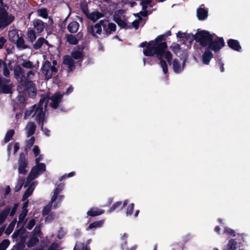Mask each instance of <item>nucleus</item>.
I'll use <instances>...</instances> for the list:
<instances>
[{
  "mask_svg": "<svg viewBox=\"0 0 250 250\" xmlns=\"http://www.w3.org/2000/svg\"><path fill=\"white\" fill-rule=\"evenodd\" d=\"M194 40L201 46L205 48V51L201 56L202 62L205 65L209 64L213 57L210 50L217 52L225 45L222 38L206 30H198L195 35Z\"/></svg>",
  "mask_w": 250,
  "mask_h": 250,
  "instance_id": "f257e3e1",
  "label": "nucleus"
},
{
  "mask_svg": "<svg viewBox=\"0 0 250 250\" xmlns=\"http://www.w3.org/2000/svg\"><path fill=\"white\" fill-rule=\"evenodd\" d=\"M163 36H160L149 42H143L140 44V47H146L143 50V53L146 56H152L156 55L157 57L160 60V65L164 74H167L168 69L167 64L165 61L162 60L163 56L170 63L172 59V54L169 51H165L167 47V43L162 41Z\"/></svg>",
  "mask_w": 250,
  "mask_h": 250,
  "instance_id": "f03ea898",
  "label": "nucleus"
},
{
  "mask_svg": "<svg viewBox=\"0 0 250 250\" xmlns=\"http://www.w3.org/2000/svg\"><path fill=\"white\" fill-rule=\"evenodd\" d=\"M44 99H41L38 105H34L25 111L24 118L26 119L30 116L35 117V120L40 124L44 121V112L46 108V104L43 106Z\"/></svg>",
  "mask_w": 250,
  "mask_h": 250,
  "instance_id": "7ed1b4c3",
  "label": "nucleus"
},
{
  "mask_svg": "<svg viewBox=\"0 0 250 250\" xmlns=\"http://www.w3.org/2000/svg\"><path fill=\"white\" fill-rule=\"evenodd\" d=\"M140 0L141 1L140 4L142 6L143 11H140L139 13L135 14V16L138 17L139 19L135 20L132 22V26L136 29L138 28L140 21L142 20L141 17H146L148 13L151 12L149 9L150 7H152V0Z\"/></svg>",
  "mask_w": 250,
  "mask_h": 250,
  "instance_id": "20e7f679",
  "label": "nucleus"
},
{
  "mask_svg": "<svg viewBox=\"0 0 250 250\" xmlns=\"http://www.w3.org/2000/svg\"><path fill=\"white\" fill-rule=\"evenodd\" d=\"M57 71V62L56 60H53L52 63L48 61H45L41 67V72L46 79H50Z\"/></svg>",
  "mask_w": 250,
  "mask_h": 250,
  "instance_id": "39448f33",
  "label": "nucleus"
},
{
  "mask_svg": "<svg viewBox=\"0 0 250 250\" xmlns=\"http://www.w3.org/2000/svg\"><path fill=\"white\" fill-rule=\"evenodd\" d=\"M63 198V195H52L50 202L42 209L43 215H47L52 209H56L60 207Z\"/></svg>",
  "mask_w": 250,
  "mask_h": 250,
  "instance_id": "423d86ee",
  "label": "nucleus"
},
{
  "mask_svg": "<svg viewBox=\"0 0 250 250\" xmlns=\"http://www.w3.org/2000/svg\"><path fill=\"white\" fill-rule=\"evenodd\" d=\"M19 93H27L30 97L34 98L36 95V88L35 83L32 81H27L24 83L19 84L17 88Z\"/></svg>",
  "mask_w": 250,
  "mask_h": 250,
  "instance_id": "0eeeda50",
  "label": "nucleus"
},
{
  "mask_svg": "<svg viewBox=\"0 0 250 250\" xmlns=\"http://www.w3.org/2000/svg\"><path fill=\"white\" fill-rule=\"evenodd\" d=\"M188 55L186 51H183L179 59H175L173 62V69L176 73L182 72L184 68L185 64L187 59Z\"/></svg>",
  "mask_w": 250,
  "mask_h": 250,
  "instance_id": "6e6552de",
  "label": "nucleus"
},
{
  "mask_svg": "<svg viewBox=\"0 0 250 250\" xmlns=\"http://www.w3.org/2000/svg\"><path fill=\"white\" fill-rule=\"evenodd\" d=\"M45 170V165L43 163L36 165L32 169L29 176H28L26 186H27L29 182L36 178L39 175Z\"/></svg>",
  "mask_w": 250,
  "mask_h": 250,
  "instance_id": "1a4fd4ad",
  "label": "nucleus"
},
{
  "mask_svg": "<svg viewBox=\"0 0 250 250\" xmlns=\"http://www.w3.org/2000/svg\"><path fill=\"white\" fill-rule=\"evenodd\" d=\"M114 20L121 28L127 29L130 27V22L127 21V19L124 15L123 11H117L114 15Z\"/></svg>",
  "mask_w": 250,
  "mask_h": 250,
  "instance_id": "9d476101",
  "label": "nucleus"
},
{
  "mask_svg": "<svg viewBox=\"0 0 250 250\" xmlns=\"http://www.w3.org/2000/svg\"><path fill=\"white\" fill-rule=\"evenodd\" d=\"M100 23L101 28L103 29V33L106 36L112 34L116 30V25L113 23L109 22L107 20H101Z\"/></svg>",
  "mask_w": 250,
  "mask_h": 250,
  "instance_id": "9b49d317",
  "label": "nucleus"
},
{
  "mask_svg": "<svg viewBox=\"0 0 250 250\" xmlns=\"http://www.w3.org/2000/svg\"><path fill=\"white\" fill-rule=\"evenodd\" d=\"M26 236L27 234L24 229L22 227L15 231L12 235L13 241L18 242V245H23L25 241Z\"/></svg>",
  "mask_w": 250,
  "mask_h": 250,
  "instance_id": "f8f14e48",
  "label": "nucleus"
},
{
  "mask_svg": "<svg viewBox=\"0 0 250 250\" xmlns=\"http://www.w3.org/2000/svg\"><path fill=\"white\" fill-rule=\"evenodd\" d=\"M62 94H61L59 92L55 93L48 100V103L52 108H57L59 104L62 101Z\"/></svg>",
  "mask_w": 250,
  "mask_h": 250,
  "instance_id": "ddd939ff",
  "label": "nucleus"
},
{
  "mask_svg": "<svg viewBox=\"0 0 250 250\" xmlns=\"http://www.w3.org/2000/svg\"><path fill=\"white\" fill-rule=\"evenodd\" d=\"M243 244L235 239H230L225 248L224 250H243Z\"/></svg>",
  "mask_w": 250,
  "mask_h": 250,
  "instance_id": "4468645a",
  "label": "nucleus"
},
{
  "mask_svg": "<svg viewBox=\"0 0 250 250\" xmlns=\"http://www.w3.org/2000/svg\"><path fill=\"white\" fill-rule=\"evenodd\" d=\"M14 17L11 14H8L5 11L0 14V26H6L10 24L14 20Z\"/></svg>",
  "mask_w": 250,
  "mask_h": 250,
  "instance_id": "2eb2a0df",
  "label": "nucleus"
},
{
  "mask_svg": "<svg viewBox=\"0 0 250 250\" xmlns=\"http://www.w3.org/2000/svg\"><path fill=\"white\" fill-rule=\"evenodd\" d=\"M15 78L19 82V84L24 83L26 82V78L24 74L23 69L19 66H17L14 68Z\"/></svg>",
  "mask_w": 250,
  "mask_h": 250,
  "instance_id": "dca6fc26",
  "label": "nucleus"
},
{
  "mask_svg": "<svg viewBox=\"0 0 250 250\" xmlns=\"http://www.w3.org/2000/svg\"><path fill=\"white\" fill-rule=\"evenodd\" d=\"M9 82L8 80L0 78V92L4 93H9L11 92V86L7 84Z\"/></svg>",
  "mask_w": 250,
  "mask_h": 250,
  "instance_id": "f3484780",
  "label": "nucleus"
},
{
  "mask_svg": "<svg viewBox=\"0 0 250 250\" xmlns=\"http://www.w3.org/2000/svg\"><path fill=\"white\" fill-rule=\"evenodd\" d=\"M63 63L67 68L68 72L75 68V63H77L70 56H65L63 57Z\"/></svg>",
  "mask_w": 250,
  "mask_h": 250,
  "instance_id": "a211bd4d",
  "label": "nucleus"
},
{
  "mask_svg": "<svg viewBox=\"0 0 250 250\" xmlns=\"http://www.w3.org/2000/svg\"><path fill=\"white\" fill-rule=\"evenodd\" d=\"M102 29L100 21L94 25H91L87 28V32L92 35L93 36L96 37L97 35H100L102 33Z\"/></svg>",
  "mask_w": 250,
  "mask_h": 250,
  "instance_id": "6ab92c4d",
  "label": "nucleus"
},
{
  "mask_svg": "<svg viewBox=\"0 0 250 250\" xmlns=\"http://www.w3.org/2000/svg\"><path fill=\"white\" fill-rule=\"evenodd\" d=\"M27 166V161L24 157L20 156V159L18 162V171L19 173L24 174L27 171L26 168Z\"/></svg>",
  "mask_w": 250,
  "mask_h": 250,
  "instance_id": "aec40b11",
  "label": "nucleus"
},
{
  "mask_svg": "<svg viewBox=\"0 0 250 250\" xmlns=\"http://www.w3.org/2000/svg\"><path fill=\"white\" fill-rule=\"evenodd\" d=\"M128 200H125L123 203L121 201H118L114 204L109 209L108 212H111L114 210H120L122 209L128 203Z\"/></svg>",
  "mask_w": 250,
  "mask_h": 250,
  "instance_id": "412c9836",
  "label": "nucleus"
},
{
  "mask_svg": "<svg viewBox=\"0 0 250 250\" xmlns=\"http://www.w3.org/2000/svg\"><path fill=\"white\" fill-rule=\"evenodd\" d=\"M176 37L179 39V41L185 42L189 39L192 40L193 38H194L195 36L193 37V35H191V38H190V35L188 34L186 32L178 31L176 33Z\"/></svg>",
  "mask_w": 250,
  "mask_h": 250,
  "instance_id": "4be33fe9",
  "label": "nucleus"
},
{
  "mask_svg": "<svg viewBox=\"0 0 250 250\" xmlns=\"http://www.w3.org/2000/svg\"><path fill=\"white\" fill-rule=\"evenodd\" d=\"M208 11L202 7H200L197 10V16L198 20L203 21L207 18Z\"/></svg>",
  "mask_w": 250,
  "mask_h": 250,
  "instance_id": "5701e85b",
  "label": "nucleus"
},
{
  "mask_svg": "<svg viewBox=\"0 0 250 250\" xmlns=\"http://www.w3.org/2000/svg\"><path fill=\"white\" fill-rule=\"evenodd\" d=\"M36 126L34 123H28L25 128V133L27 137L32 135L35 131Z\"/></svg>",
  "mask_w": 250,
  "mask_h": 250,
  "instance_id": "b1692460",
  "label": "nucleus"
},
{
  "mask_svg": "<svg viewBox=\"0 0 250 250\" xmlns=\"http://www.w3.org/2000/svg\"><path fill=\"white\" fill-rule=\"evenodd\" d=\"M104 17V14L97 11H94L87 15L88 19L93 21H96Z\"/></svg>",
  "mask_w": 250,
  "mask_h": 250,
  "instance_id": "393cba45",
  "label": "nucleus"
},
{
  "mask_svg": "<svg viewBox=\"0 0 250 250\" xmlns=\"http://www.w3.org/2000/svg\"><path fill=\"white\" fill-rule=\"evenodd\" d=\"M70 56L74 60H75L76 62H79L81 61L83 56V53L82 50H76L72 52Z\"/></svg>",
  "mask_w": 250,
  "mask_h": 250,
  "instance_id": "a878e982",
  "label": "nucleus"
},
{
  "mask_svg": "<svg viewBox=\"0 0 250 250\" xmlns=\"http://www.w3.org/2000/svg\"><path fill=\"white\" fill-rule=\"evenodd\" d=\"M34 27L38 33L42 32L44 28V25L43 21L39 20H35L33 21Z\"/></svg>",
  "mask_w": 250,
  "mask_h": 250,
  "instance_id": "bb28decb",
  "label": "nucleus"
},
{
  "mask_svg": "<svg viewBox=\"0 0 250 250\" xmlns=\"http://www.w3.org/2000/svg\"><path fill=\"white\" fill-rule=\"evenodd\" d=\"M228 44L231 48L234 50L240 51L241 49L239 42L236 40L230 39L229 41Z\"/></svg>",
  "mask_w": 250,
  "mask_h": 250,
  "instance_id": "cd10ccee",
  "label": "nucleus"
},
{
  "mask_svg": "<svg viewBox=\"0 0 250 250\" xmlns=\"http://www.w3.org/2000/svg\"><path fill=\"white\" fill-rule=\"evenodd\" d=\"M36 185V183L35 182L32 183L30 186L28 188L22 197V200H25L28 197H29L32 193L33 190H34L35 187Z\"/></svg>",
  "mask_w": 250,
  "mask_h": 250,
  "instance_id": "c85d7f7f",
  "label": "nucleus"
},
{
  "mask_svg": "<svg viewBox=\"0 0 250 250\" xmlns=\"http://www.w3.org/2000/svg\"><path fill=\"white\" fill-rule=\"evenodd\" d=\"M104 212V210L103 209L96 208H93L87 211V214L88 216H95L101 215Z\"/></svg>",
  "mask_w": 250,
  "mask_h": 250,
  "instance_id": "c756f323",
  "label": "nucleus"
},
{
  "mask_svg": "<svg viewBox=\"0 0 250 250\" xmlns=\"http://www.w3.org/2000/svg\"><path fill=\"white\" fill-rule=\"evenodd\" d=\"M104 222V220H102L93 222L89 224L88 228L86 229V230L96 229L101 228L103 226Z\"/></svg>",
  "mask_w": 250,
  "mask_h": 250,
  "instance_id": "7c9ffc66",
  "label": "nucleus"
},
{
  "mask_svg": "<svg viewBox=\"0 0 250 250\" xmlns=\"http://www.w3.org/2000/svg\"><path fill=\"white\" fill-rule=\"evenodd\" d=\"M8 37L9 40L13 42L18 41V40L20 38L18 31L16 30L10 31L8 33Z\"/></svg>",
  "mask_w": 250,
  "mask_h": 250,
  "instance_id": "2f4dec72",
  "label": "nucleus"
},
{
  "mask_svg": "<svg viewBox=\"0 0 250 250\" xmlns=\"http://www.w3.org/2000/svg\"><path fill=\"white\" fill-rule=\"evenodd\" d=\"M79 27V24L77 21H72L68 24L67 28L69 32L75 33L78 31Z\"/></svg>",
  "mask_w": 250,
  "mask_h": 250,
  "instance_id": "473e14b6",
  "label": "nucleus"
},
{
  "mask_svg": "<svg viewBox=\"0 0 250 250\" xmlns=\"http://www.w3.org/2000/svg\"><path fill=\"white\" fill-rule=\"evenodd\" d=\"M28 210H22L19 216V221L18 224H22L21 227L23 228L25 224V218L27 215Z\"/></svg>",
  "mask_w": 250,
  "mask_h": 250,
  "instance_id": "72a5a7b5",
  "label": "nucleus"
},
{
  "mask_svg": "<svg viewBox=\"0 0 250 250\" xmlns=\"http://www.w3.org/2000/svg\"><path fill=\"white\" fill-rule=\"evenodd\" d=\"M170 48L171 50L177 55H178L179 53L182 55L183 52L185 51V50L181 51L179 45L176 42L173 43L170 46Z\"/></svg>",
  "mask_w": 250,
  "mask_h": 250,
  "instance_id": "f704fd0d",
  "label": "nucleus"
},
{
  "mask_svg": "<svg viewBox=\"0 0 250 250\" xmlns=\"http://www.w3.org/2000/svg\"><path fill=\"white\" fill-rule=\"evenodd\" d=\"M45 44L46 45H48V42L45 40V39L43 38H40L38 39L37 42L34 45V47L36 49H39L40 48L43 44Z\"/></svg>",
  "mask_w": 250,
  "mask_h": 250,
  "instance_id": "c9c22d12",
  "label": "nucleus"
},
{
  "mask_svg": "<svg viewBox=\"0 0 250 250\" xmlns=\"http://www.w3.org/2000/svg\"><path fill=\"white\" fill-rule=\"evenodd\" d=\"M10 208L9 207L5 208L0 213V225H1L6 218L8 213L10 212Z\"/></svg>",
  "mask_w": 250,
  "mask_h": 250,
  "instance_id": "e433bc0d",
  "label": "nucleus"
},
{
  "mask_svg": "<svg viewBox=\"0 0 250 250\" xmlns=\"http://www.w3.org/2000/svg\"><path fill=\"white\" fill-rule=\"evenodd\" d=\"M14 147V153H16L20 148V144L18 143H15L14 144H10L7 146V151L9 154L11 149L12 147Z\"/></svg>",
  "mask_w": 250,
  "mask_h": 250,
  "instance_id": "4c0bfd02",
  "label": "nucleus"
},
{
  "mask_svg": "<svg viewBox=\"0 0 250 250\" xmlns=\"http://www.w3.org/2000/svg\"><path fill=\"white\" fill-rule=\"evenodd\" d=\"M66 41L69 43L75 45L78 42V40L75 36L72 35H68L66 36Z\"/></svg>",
  "mask_w": 250,
  "mask_h": 250,
  "instance_id": "58836bf2",
  "label": "nucleus"
},
{
  "mask_svg": "<svg viewBox=\"0 0 250 250\" xmlns=\"http://www.w3.org/2000/svg\"><path fill=\"white\" fill-rule=\"evenodd\" d=\"M16 222L17 220L15 219L12 222L10 223V224L9 225L5 231V233L6 234L9 235L12 232L14 229Z\"/></svg>",
  "mask_w": 250,
  "mask_h": 250,
  "instance_id": "ea45409f",
  "label": "nucleus"
},
{
  "mask_svg": "<svg viewBox=\"0 0 250 250\" xmlns=\"http://www.w3.org/2000/svg\"><path fill=\"white\" fill-rule=\"evenodd\" d=\"M74 250H90V249L87 246H84L83 243H77Z\"/></svg>",
  "mask_w": 250,
  "mask_h": 250,
  "instance_id": "a19ab883",
  "label": "nucleus"
},
{
  "mask_svg": "<svg viewBox=\"0 0 250 250\" xmlns=\"http://www.w3.org/2000/svg\"><path fill=\"white\" fill-rule=\"evenodd\" d=\"M27 38L31 42L34 41L36 38L35 32L31 29H29L27 32Z\"/></svg>",
  "mask_w": 250,
  "mask_h": 250,
  "instance_id": "79ce46f5",
  "label": "nucleus"
},
{
  "mask_svg": "<svg viewBox=\"0 0 250 250\" xmlns=\"http://www.w3.org/2000/svg\"><path fill=\"white\" fill-rule=\"evenodd\" d=\"M224 233L229 236H235L236 235L235 231L228 227H225L224 228Z\"/></svg>",
  "mask_w": 250,
  "mask_h": 250,
  "instance_id": "37998d69",
  "label": "nucleus"
},
{
  "mask_svg": "<svg viewBox=\"0 0 250 250\" xmlns=\"http://www.w3.org/2000/svg\"><path fill=\"white\" fill-rule=\"evenodd\" d=\"M15 131L14 129H10L8 130L5 136L4 141L5 143L9 142L13 135L14 134Z\"/></svg>",
  "mask_w": 250,
  "mask_h": 250,
  "instance_id": "c03bdc74",
  "label": "nucleus"
},
{
  "mask_svg": "<svg viewBox=\"0 0 250 250\" xmlns=\"http://www.w3.org/2000/svg\"><path fill=\"white\" fill-rule=\"evenodd\" d=\"M15 43H16L17 47L20 48L24 49L26 47V45L24 44V40L22 38L20 37L18 41H16Z\"/></svg>",
  "mask_w": 250,
  "mask_h": 250,
  "instance_id": "a18cd8bd",
  "label": "nucleus"
},
{
  "mask_svg": "<svg viewBox=\"0 0 250 250\" xmlns=\"http://www.w3.org/2000/svg\"><path fill=\"white\" fill-rule=\"evenodd\" d=\"M64 185L62 184H60L56 187L53 192V195L60 196L59 194L61 192L63 188Z\"/></svg>",
  "mask_w": 250,
  "mask_h": 250,
  "instance_id": "49530a36",
  "label": "nucleus"
},
{
  "mask_svg": "<svg viewBox=\"0 0 250 250\" xmlns=\"http://www.w3.org/2000/svg\"><path fill=\"white\" fill-rule=\"evenodd\" d=\"M10 245V241L8 239L4 240L0 244V250H5Z\"/></svg>",
  "mask_w": 250,
  "mask_h": 250,
  "instance_id": "de8ad7c7",
  "label": "nucleus"
},
{
  "mask_svg": "<svg viewBox=\"0 0 250 250\" xmlns=\"http://www.w3.org/2000/svg\"><path fill=\"white\" fill-rule=\"evenodd\" d=\"M21 65L23 67L27 69H31L34 67L33 63L30 61H24Z\"/></svg>",
  "mask_w": 250,
  "mask_h": 250,
  "instance_id": "09e8293b",
  "label": "nucleus"
},
{
  "mask_svg": "<svg viewBox=\"0 0 250 250\" xmlns=\"http://www.w3.org/2000/svg\"><path fill=\"white\" fill-rule=\"evenodd\" d=\"M39 242V240L36 237H32L27 243L28 247H33Z\"/></svg>",
  "mask_w": 250,
  "mask_h": 250,
  "instance_id": "8fccbe9b",
  "label": "nucleus"
},
{
  "mask_svg": "<svg viewBox=\"0 0 250 250\" xmlns=\"http://www.w3.org/2000/svg\"><path fill=\"white\" fill-rule=\"evenodd\" d=\"M24 180L22 178H19L18 179V181L17 182V184L15 187V190L16 191H18L21 188L23 184Z\"/></svg>",
  "mask_w": 250,
  "mask_h": 250,
  "instance_id": "3c124183",
  "label": "nucleus"
},
{
  "mask_svg": "<svg viewBox=\"0 0 250 250\" xmlns=\"http://www.w3.org/2000/svg\"><path fill=\"white\" fill-rule=\"evenodd\" d=\"M134 205L133 203L129 204L126 208V214L127 216L131 215L134 209Z\"/></svg>",
  "mask_w": 250,
  "mask_h": 250,
  "instance_id": "603ef678",
  "label": "nucleus"
},
{
  "mask_svg": "<svg viewBox=\"0 0 250 250\" xmlns=\"http://www.w3.org/2000/svg\"><path fill=\"white\" fill-rule=\"evenodd\" d=\"M55 217L56 215L55 213L52 212L46 217L45 221L46 222L49 223L53 221L55 218Z\"/></svg>",
  "mask_w": 250,
  "mask_h": 250,
  "instance_id": "864d4df0",
  "label": "nucleus"
},
{
  "mask_svg": "<svg viewBox=\"0 0 250 250\" xmlns=\"http://www.w3.org/2000/svg\"><path fill=\"white\" fill-rule=\"evenodd\" d=\"M38 13L39 16L42 17L43 18H47V13L46 10L45 9H40L38 11Z\"/></svg>",
  "mask_w": 250,
  "mask_h": 250,
  "instance_id": "5fc2aeb1",
  "label": "nucleus"
},
{
  "mask_svg": "<svg viewBox=\"0 0 250 250\" xmlns=\"http://www.w3.org/2000/svg\"><path fill=\"white\" fill-rule=\"evenodd\" d=\"M60 248L58 244H52L47 250H60Z\"/></svg>",
  "mask_w": 250,
  "mask_h": 250,
  "instance_id": "6e6d98bb",
  "label": "nucleus"
},
{
  "mask_svg": "<svg viewBox=\"0 0 250 250\" xmlns=\"http://www.w3.org/2000/svg\"><path fill=\"white\" fill-rule=\"evenodd\" d=\"M33 152L34 153L35 157H37L39 155H40V150L37 146H35L33 147Z\"/></svg>",
  "mask_w": 250,
  "mask_h": 250,
  "instance_id": "4d7b16f0",
  "label": "nucleus"
},
{
  "mask_svg": "<svg viewBox=\"0 0 250 250\" xmlns=\"http://www.w3.org/2000/svg\"><path fill=\"white\" fill-rule=\"evenodd\" d=\"M35 142V138L34 137H31L29 140L26 142V147L30 148L33 146Z\"/></svg>",
  "mask_w": 250,
  "mask_h": 250,
  "instance_id": "13d9d810",
  "label": "nucleus"
},
{
  "mask_svg": "<svg viewBox=\"0 0 250 250\" xmlns=\"http://www.w3.org/2000/svg\"><path fill=\"white\" fill-rule=\"evenodd\" d=\"M35 220L32 219L30 220L29 221V222H28V225L27 226V228L28 229L30 230L33 228V227L35 226Z\"/></svg>",
  "mask_w": 250,
  "mask_h": 250,
  "instance_id": "bf43d9fd",
  "label": "nucleus"
},
{
  "mask_svg": "<svg viewBox=\"0 0 250 250\" xmlns=\"http://www.w3.org/2000/svg\"><path fill=\"white\" fill-rule=\"evenodd\" d=\"M65 233V230L64 229H61L58 233L57 236L58 238L61 239L64 236Z\"/></svg>",
  "mask_w": 250,
  "mask_h": 250,
  "instance_id": "052dcab7",
  "label": "nucleus"
},
{
  "mask_svg": "<svg viewBox=\"0 0 250 250\" xmlns=\"http://www.w3.org/2000/svg\"><path fill=\"white\" fill-rule=\"evenodd\" d=\"M43 122L40 123L39 125H41L42 129V131H43L44 134L45 135H46L47 136H49L50 135V130L47 128H44V129L43 128Z\"/></svg>",
  "mask_w": 250,
  "mask_h": 250,
  "instance_id": "680f3d73",
  "label": "nucleus"
},
{
  "mask_svg": "<svg viewBox=\"0 0 250 250\" xmlns=\"http://www.w3.org/2000/svg\"><path fill=\"white\" fill-rule=\"evenodd\" d=\"M34 75L35 71L30 70L27 73V78L28 79H32L34 78Z\"/></svg>",
  "mask_w": 250,
  "mask_h": 250,
  "instance_id": "e2e57ef3",
  "label": "nucleus"
},
{
  "mask_svg": "<svg viewBox=\"0 0 250 250\" xmlns=\"http://www.w3.org/2000/svg\"><path fill=\"white\" fill-rule=\"evenodd\" d=\"M75 173L74 172H71L70 173H69L68 174H65L63 176H62V177H61V180H62V179L65 178H67V177H72L74 175H75Z\"/></svg>",
  "mask_w": 250,
  "mask_h": 250,
  "instance_id": "0e129e2a",
  "label": "nucleus"
},
{
  "mask_svg": "<svg viewBox=\"0 0 250 250\" xmlns=\"http://www.w3.org/2000/svg\"><path fill=\"white\" fill-rule=\"evenodd\" d=\"M18 204L14 205V207H13V208L12 209V210L10 212V216H12L15 214L16 211L17 210V208H18Z\"/></svg>",
  "mask_w": 250,
  "mask_h": 250,
  "instance_id": "69168bd1",
  "label": "nucleus"
},
{
  "mask_svg": "<svg viewBox=\"0 0 250 250\" xmlns=\"http://www.w3.org/2000/svg\"><path fill=\"white\" fill-rule=\"evenodd\" d=\"M10 72L9 70L7 69L6 65L3 67V74L5 77H8Z\"/></svg>",
  "mask_w": 250,
  "mask_h": 250,
  "instance_id": "338daca9",
  "label": "nucleus"
},
{
  "mask_svg": "<svg viewBox=\"0 0 250 250\" xmlns=\"http://www.w3.org/2000/svg\"><path fill=\"white\" fill-rule=\"evenodd\" d=\"M43 159V156L42 154H40L38 155V157H36L35 159V163L36 165L39 164V162L41 160H42Z\"/></svg>",
  "mask_w": 250,
  "mask_h": 250,
  "instance_id": "774afa93",
  "label": "nucleus"
}]
</instances>
